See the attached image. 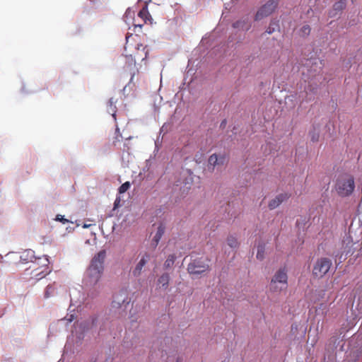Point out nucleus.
I'll return each mask as SVG.
<instances>
[{
	"label": "nucleus",
	"mask_w": 362,
	"mask_h": 362,
	"mask_svg": "<svg viewBox=\"0 0 362 362\" xmlns=\"http://www.w3.org/2000/svg\"><path fill=\"white\" fill-rule=\"evenodd\" d=\"M312 100L311 98H309L308 99H306V100Z\"/></svg>",
	"instance_id": "obj_39"
},
{
	"label": "nucleus",
	"mask_w": 362,
	"mask_h": 362,
	"mask_svg": "<svg viewBox=\"0 0 362 362\" xmlns=\"http://www.w3.org/2000/svg\"><path fill=\"white\" fill-rule=\"evenodd\" d=\"M129 14H131V11H130V10H129V9H128V10H127V11H126V13H125V16H126V17H127L128 15H129Z\"/></svg>",
	"instance_id": "obj_35"
},
{
	"label": "nucleus",
	"mask_w": 362,
	"mask_h": 362,
	"mask_svg": "<svg viewBox=\"0 0 362 362\" xmlns=\"http://www.w3.org/2000/svg\"><path fill=\"white\" fill-rule=\"evenodd\" d=\"M224 161V157L218 158L217 154L214 153L211 155L208 160L209 166H211V170H214L216 165H222Z\"/></svg>",
	"instance_id": "obj_13"
},
{
	"label": "nucleus",
	"mask_w": 362,
	"mask_h": 362,
	"mask_svg": "<svg viewBox=\"0 0 362 362\" xmlns=\"http://www.w3.org/2000/svg\"><path fill=\"white\" fill-rule=\"evenodd\" d=\"M105 257L106 252L102 250L93 257L84 279L86 286H94L99 281L103 272Z\"/></svg>",
	"instance_id": "obj_1"
},
{
	"label": "nucleus",
	"mask_w": 362,
	"mask_h": 362,
	"mask_svg": "<svg viewBox=\"0 0 362 362\" xmlns=\"http://www.w3.org/2000/svg\"><path fill=\"white\" fill-rule=\"evenodd\" d=\"M288 286V276L286 270L279 269L272 278L269 284V291L272 293H280L286 289Z\"/></svg>",
	"instance_id": "obj_4"
},
{
	"label": "nucleus",
	"mask_w": 362,
	"mask_h": 362,
	"mask_svg": "<svg viewBox=\"0 0 362 362\" xmlns=\"http://www.w3.org/2000/svg\"><path fill=\"white\" fill-rule=\"evenodd\" d=\"M30 255L31 257H33V251H31V250L28 251L27 252V255Z\"/></svg>",
	"instance_id": "obj_33"
},
{
	"label": "nucleus",
	"mask_w": 362,
	"mask_h": 362,
	"mask_svg": "<svg viewBox=\"0 0 362 362\" xmlns=\"http://www.w3.org/2000/svg\"><path fill=\"white\" fill-rule=\"evenodd\" d=\"M209 270V266L199 260H194L187 266V272L190 274L198 275Z\"/></svg>",
	"instance_id": "obj_8"
},
{
	"label": "nucleus",
	"mask_w": 362,
	"mask_h": 362,
	"mask_svg": "<svg viewBox=\"0 0 362 362\" xmlns=\"http://www.w3.org/2000/svg\"><path fill=\"white\" fill-rule=\"evenodd\" d=\"M354 187L355 184L353 177L339 180L336 185L337 192L341 197H346L351 194L353 192Z\"/></svg>",
	"instance_id": "obj_6"
},
{
	"label": "nucleus",
	"mask_w": 362,
	"mask_h": 362,
	"mask_svg": "<svg viewBox=\"0 0 362 362\" xmlns=\"http://www.w3.org/2000/svg\"><path fill=\"white\" fill-rule=\"evenodd\" d=\"M310 31H311V28H310V25H304L300 28V30L298 31V35L302 37H305L310 35Z\"/></svg>",
	"instance_id": "obj_18"
},
{
	"label": "nucleus",
	"mask_w": 362,
	"mask_h": 362,
	"mask_svg": "<svg viewBox=\"0 0 362 362\" xmlns=\"http://www.w3.org/2000/svg\"><path fill=\"white\" fill-rule=\"evenodd\" d=\"M277 3L274 0H269L257 11L255 20L258 21L270 16L276 8Z\"/></svg>",
	"instance_id": "obj_7"
},
{
	"label": "nucleus",
	"mask_w": 362,
	"mask_h": 362,
	"mask_svg": "<svg viewBox=\"0 0 362 362\" xmlns=\"http://www.w3.org/2000/svg\"><path fill=\"white\" fill-rule=\"evenodd\" d=\"M227 244L231 248H237L239 245V243H238L237 238L232 235L228 236L227 238Z\"/></svg>",
	"instance_id": "obj_22"
},
{
	"label": "nucleus",
	"mask_w": 362,
	"mask_h": 362,
	"mask_svg": "<svg viewBox=\"0 0 362 362\" xmlns=\"http://www.w3.org/2000/svg\"><path fill=\"white\" fill-rule=\"evenodd\" d=\"M119 201H120V200H119V198H117V199H116V200H115V207H117V205H118V204H119Z\"/></svg>",
	"instance_id": "obj_32"
},
{
	"label": "nucleus",
	"mask_w": 362,
	"mask_h": 362,
	"mask_svg": "<svg viewBox=\"0 0 362 362\" xmlns=\"http://www.w3.org/2000/svg\"><path fill=\"white\" fill-rule=\"evenodd\" d=\"M225 122H226V121H222L221 125H222V124H223V125H225Z\"/></svg>",
	"instance_id": "obj_37"
},
{
	"label": "nucleus",
	"mask_w": 362,
	"mask_h": 362,
	"mask_svg": "<svg viewBox=\"0 0 362 362\" xmlns=\"http://www.w3.org/2000/svg\"><path fill=\"white\" fill-rule=\"evenodd\" d=\"M310 138L312 141H317L319 139V134L316 132L310 133Z\"/></svg>",
	"instance_id": "obj_28"
},
{
	"label": "nucleus",
	"mask_w": 362,
	"mask_h": 362,
	"mask_svg": "<svg viewBox=\"0 0 362 362\" xmlns=\"http://www.w3.org/2000/svg\"><path fill=\"white\" fill-rule=\"evenodd\" d=\"M39 262H33L24 272V279L27 281H38L45 277L51 272L49 268V259L47 257L37 259Z\"/></svg>",
	"instance_id": "obj_3"
},
{
	"label": "nucleus",
	"mask_w": 362,
	"mask_h": 362,
	"mask_svg": "<svg viewBox=\"0 0 362 362\" xmlns=\"http://www.w3.org/2000/svg\"><path fill=\"white\" fill-rule=\"evenodd\" d=\"M225 122H226V121H222L221 125H222V124H223V125H225Z\"/></svg>",
	"instance_id": "obj_38"
},
{
	"label": "nucleus",
	"mask_w": 362,
	"mask_h": 362,
	"mask_svg": "<svg viewBox=\"0 0 362 362\" xmlns=\"http://www.w3.org/2000/svg\"><path fill=\"white\" fill-rule=\"evenodd\" d=\"M165 224L163 223H160L158 226L157 231L152 239V243H153L154 247H156L158 245L161 238L163 237V234L165 233Z\"/></svg>",
	"instance_id": "obj_12"
},
{
	"label": "nucleus",
	"mask_w": 362,
	"mask_h": 362,
	"mask_svg": "<svg viewBox=\"0 0 362 362\" xmlns=\"http://www.w3.org/2000/svg\"><path fill=\"white\" fill-rule=\"evenodd\" d=\"M135 74H136V73H135V71H134L131 74V78H130V81H129L130 83H132V82L133 78H134V76H135Z\"/></svg>",
	"instance_id": "obj_31"
},
{
	"label": "nucleus",
	"mask_w": 362,
	"mask_h": 362,
	"mask_svg": "<svg viewBox=\"0 0 362 362\" xmlns=\"http://www.w3.org/2000/svg\"><path fill=\"white\" fill-rule=\"evenodd\" d=\"M129 303V299L128 298L127 291H121L114 295L112 306L115 308H119L123 305H128Z\"/></svg>",
	"instance_id": "obj_9"
},
{
	"label": "nucleus",
	"mask_w": 362,
	"mask_h": 362,
	"mask_svg": "<svg viewBox=\"0 0 362 362\" xmlns=\"http://www.w3.org/2000/svg\"><path fill=\"white\" fill-rule=\"evenodd\" d=\"M176 259V256L174 254L169 255L164 262L163 267L165 269H169L173 267L175 261Z\"/></svg>",
	"instance_id": "obj_17"
},
{
	"label": "nucleus",
	"mask_w": 362,
	"mask_h": 362,
	"mask_svg": "<svg viewBox=\"0 0 362 362\" xmlns=\"http://www.w3.org/2000/svg\"><path fill=\"white\" fill-rule=\"evenodd\" d=\"M279 28H280V27H279V21L272 19L270 21L269 25L266 29L265 33L269 35H271L273 33H274L276 30H279Z\"/></svg>",
	"instance_id": "obj_16"
},
{
	"label": "nucleus",
	"mask_w": 362,
	"mask_h": 362,
	"mask_svg": "<svg viewBox=\"0 0 362 362\" xmlns=\"http://www.w3.org/2000/svg\"><path fill=\"white\" fill-rule=\"evenodd\" d=\"M264 254V246L259 245L257 248V258L259 260L263 259Z\"/></svg>",
	"instance_id": "obj_25"
},
{
	"label": "nucleus",
	"mask_w": 362,
	"mask_h": 362,
	"mask_svg": "<svg viewBox=\"0 0 362 362\" xmlns=\"http://www.w3.org/2000/svg\"><path fill=\"white\" fill-rule=\"evenodd\" d=\"M122 139V136L121 133L119 132V129L117 126L115 129V136L114 137V139L112 141V144L114 146H117L118 143H119Z\"/></svg>",
	"instance_id": "obj_24"
},
{
	"label": "nucleus",
	"mask_w": 362,
	"mask_h": 362,
	"mask_svg": "<svg viewBox=\"0 0 362 362\" xmlns=\"http://www.w3.org/2000/svg\"><path fill=\"white\" fill-rule=\"evenodd\" d=\"M134 26L136 28L137 27H139L140 28L142 27V25L141 24H136V23H134Z\"/></svg>",
	"instance_id": "obj_34"
},
{
	"label": "nucleus",
	"mask_w": 362,
	"mask_h": 362,
	"mask_svg": "<svg viewBox=\"0 0 362 362\" xmlns=\"http://www.w3.org/2000/svg\"><path fill=\"white\" fill-rule=\"evenodd\" d=\"M130 187V183L129 182H125L123 183L119 188V193L122 194L126 192Z\"/></svg>",
	"instance_id": "obj_26"
},
{
	"label": "nucleus",
	"mask_w": 362,
	"mask_h": 362,
	"mask_svg": "<svg viewBox=\"0 0 362 362\" xmlns=\"http://www.w3.org/2000/svg\"><path fill=\"white\" fill-rule=\"evenodd\" d=\"M170 275L168 273H163L160 275L158 279V284L161 285V287L164 289H167L170 281Z\"/></svg>",
	"instance_id": "obj_15"
},
{
	"label": "nucleus",
	"mask_w": 362,
	"mask_h": 362,
	"mask_svg": "<svg viewBox=\"0 0 362 362\" xmlns=\"http://www.w3.org/2000/svg\"><path fill=\"white\" fill-rule=\"evenodd\" d=\"M56 220L62 222L64 224L69 222V220L64 218L63 216L59 214L57 216Z\"/></svg>",
	"instance_id": "obj_29"
},
{
	"label": "nucleus",
	"mask_w": 362,
	"mask_h": 362,
	"mask_svg": "<svg viewBox=\"0 0 362 362\" xmlns=\"http://www.w3.org/2000/svg\"><path fill=\"white\" fill-rule=\"evenodd\" d=\"M139 17L143 19L144 23H146L148 18L151 17L146 7L143 8L138 13Z\"/></svg>",
	"instance_id": "obj_21"
},
{
	"label": "nucleus",
	"mask_w": 362,
	"mask_h": 362,
	"mask_svg": "<svg viewBox=\"0 0 362 362\" xmlns=\"http://www.w3.org/2000/svg\"><path fill=\"white\" fill-rule=\"evenodd\" d=\"M177 362H178V360L177 361Z\"/></svg>",
	"instance_id": "obj_40"
},
{
	"label": "nucleus",
	"mask_w": 362,
	"mask_h": 362,
	"mask_svg": "<svg viewBox=\"0 0 362 362\" xmlns=\"http://www.w3.org/2000/svg\"><path fill=\"white\" fill-rule=\"evenodd\" d=\"M90 325H83V329H88L91 327L94 326L95 325V323H96L97 318L95 317H91L90 318Z\"/></svg>",
	"instance_id": "obj_27"
},
{
	"label": "nucleus",
	"mask_w": 362,
	"mask_h": 362,
	"mask_svg": "<svg viewBox=\"0 0 362 362\" xmlns=\"http://www.w3.org/2000/svg\"><path fill=\"white\" fill-rule=\"evenodd\" d=\"M124 54L127 58H130L135 64L136 59L143 61L147 58L148 50L146 46L136 42L132 34L127 33Z\"/></svg>",
	"instance_id": "obj_2"
},
{
	"label": "nucleus",
	"mask_w": 362,
	"mask_h": 362,
	"mask_svg": "<svg viewBox=\"0 0 362 362\" xmlns=\"http://www.w3.org/2000/svg\"><path fill=\"white\" fill-rule=\"evenodd\" d=\"M332 265V260L327 257H321L315 263L313 274L317 278H322L329 271Z\"/></svg>",
	"instance_id": "obj_5"
},
{
	"label": "nucleus",
	"mask_w": 362,
	"mask_h": 362,
	"mask_svg": "<svg viewBox=\"0 0 362 362\" xmlns=\"http://www.w3.org/2000/svg\"><path fill=\"white\" fill-rule=\"evenodd\" d=\"M247 24V22L245 20L243 21H238L233 24V27L234 28H241L245 30H248L250 28V25H247L245 27V25Z\"/></svg>",
	"instance_id": "obj_19"
},
{
	"label": "nucleus",
	"mask_w": 362,
	"mask_h": 362,
	"mask_svg": "<svg viewBox=\"0 0 362 362\" xmlns=\"http://www.w3.org/2000/svg\"><path fill=\"white\" fill-rule=\"evenodd\" d=\"M90 226V225L84 224L83 227L84 228H88Z\"/></svg>",
	"instance_id": "obj_36"
},
{
	"label": "nucleus",
	"mask_w": 362,
	"mask_h": 362,
	"mask_svg": "<svg viewBox=\"0 0 362 362\" xmlns=\"http://www.w3.org/2000/svg\"><path fill=\"white\" fill-rule=\"evenodd\" d=\"M291 195L288 193H281L272 199L268 204L269 209L273 210L277 208L281 203L289 199Z\"/></svg>",
	"instance_id": "obj_11"
},
{
	"label": "nucleus",
	"mask_w": 362,
	"mask_h": 362,
	"mask_svg": "<svg viewBox=\"0 0 362 362\" xmlns=\"http://www.w3.org/2000/svg\"><path fill=\"white\" fill-rule=\"evenodd\" d=\"M73 320H74V315H71L69 318H68V319H62L61 321L67 320L68 322H71L73 321Z\"/></svg>",
	"instance_id": "obj_30"
},
{
	"label": "nucleus",
	"mask_w": 362,
	"mask_h": 362,
	"mask_svg": "<svg viewBox=\"0 0 362 362\" xmlns=\"http://www.w3.org/2000/svg\"><path fill=\"white\" fill-rule=\"evenodd\" d=\"M151 259V255L150 254L145 252L141 257L139 262L136 264L135 268L132 270V274L134 276L136 277L139 276L141 271L143 269V267L146 264V263Z\"/></svg>",
	"instance_id": "obj_10"
},
{
	"label": "nucleus",
	"mask_w": 362,
	"mask_h": 362,
	"mask_svg": "<svg viewBox=\"0 0 362 362\" xmlns=\"http://www.w3.org/2000/svg\"><path fill=\"white\" fill-rule=\"evenodd\" d=\"M57 285L55 282L47 285L44 293V297L49 298L54 296L57 293Z\"/></svg>",
	"instance_id": "obj_14"
},
{
	"label": "nucleus",
	"mask_w": 362,
	"mask_h": 362,
	"mask_svg": "<svg viewBox=\"0 0 362 362\" xmlns=\"http://www.w3.org/2000/svg\"><path fill=\"white\" fill-rule=\"evenodd\" d=\"M345 7L346 0H339L333 5L334 10L337 11H341L345 8Z\"/></svg>",
	"instance_id": "obj_23"
},
{
	"label": "nucleus",
	"mask_w": 362,
	"mask_h": 362,
	"mask_svg": "<svg viewBox=\"0 0 362 362\" xmlns=\"http://www.w3.org/2000/svg\"><path fill=\"white\" fill-rule=\"evenodd\" d=\"M116 100H114V98H111L109 101L108 104L110 106L109 112H112V117L115 120H116V106H115Z\"/></svg>",
	"instance_id": "obj_20"
}]
</instances>
